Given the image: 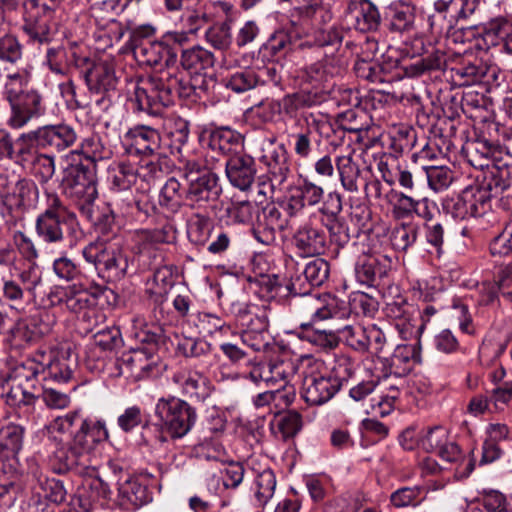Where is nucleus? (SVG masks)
Listing matches in <instances>:
<instances>
[{
    "label": "nucleus",
    "mask_w": 512,
    "mask_h": 512,
    "mask_svg": "<svg viewBox=\"0 0 512 512\" xmlns=\"http://www.w3.org/2000/svg\"><path fill=\"white\" fill-rule=\"evenodd\" d=\"M32 294L21 288L11 279H3L2 297L9 303L11 309L20 310L21 306L28 303Z\"/></svg>",
    "instance_id": "obj_60"
},
{
    "label": "nucleus",
    "mask_w": 512,
    "mask_h": 512,
    "mask_svg": "<svg viewBox=\"0 0 512 512\" xmlns=\"http://www.w3.org/2000/svg\"><path fill=\"white\" fill-rule=\"evenodd\" d=\"M339 71V60L325 52L322 60L302 70L300 91L283 98L285 110L292 112L322 103L327 95L325 83Z\"/></svg>",
    "instance_id": "obj_4"
},
{
    "label": "nucleus",
    "mask_w": 512,
    "mask_h": 512,
    "mask_svg": "<svg viewBox=\"0 0 512 512\" xmlns=\"http://www.w3.org/2000/svg\"><path fill=\"white\" fill-rule=\"evenodd\" d=\"M138 179V168L131 163L121 161L108 169V181L115 191L129 190Z\"/></svg>",
    "instance_id": "obj_41"
},
{
    "label": "nucleus",
    "mask_w": 512,
    "mask_h": 512,
    "mask_svg": "<svg viewBox=\"0 0 512 512\" xmlns=\"http://www.w3.org/2000/svg\"><path fill=\"white\" fill-rule=\"evenodd\" d=\"M214 63V54L200 45L184 49L181 52L180 64L190 75L201 74L211 69Z\"/></svg>",
    "instance_id": "obj_34"
},
{
    "label": "nucleus",
    "mask_w": 512,
    "mask_h": 512,
    "mask_svg": "<svg viewBox=\"0 0 512 512\" xmlns=\"http://www.w3.org/2000/svg\"><path fill=\"white\" fill-rule=\"evenodd\" d=\"M419 226L413 222L401 223L391 232L392 246L398 251H407L418 238Z\"/></svg>",
    "instance_id": "obj_56"
},
{
    "label": "nucleus",
    "mask_w": 512,
    "mask_h": 512,
    "mask_svg": "<svg viewBox=\"0 0 512 512\" xmlns=\"http://www.w3.org/2000/svg\"><path fill=\"white\" fill-rule=\"evenodd\" d=\"M360 10L356 16V29L361 32L376 31L381 24V15L371 0H359Z\"/></svg>",
    "instance_id": "obj_52"
},
{
    "label": "nucleus",
    "mask_w": 512,
    "mask_h": 512,
    "mask_svg": "<svg viewBox=\"0 0 512 512\" xmlns=\"http://www.w3.org/2000/svg\"><path fill=\"white\" fill-rule=\"evenodd\" d=\"M303 375L302 396L310 405H323L331 400L355 373L354 363L347 357H339L328 374H323L324 363L313 357L301 358Z\"/></svg>",
    "instance_id": "obj_3"
},
{
    "label": "nucleus",
    "mask_w": 512,
    "mask_h": 512,
    "mask_svg": "<svg viewBox=\"0 0 512 512\" xmlns=\"http://www.w3.org/2000/svg\"><path fill=\"white\" fill-rule=\"evenodd\" d=\"M341 335L345 343L352 349L362 353L369 350L367 326L347 325L341 330Z\"/></svg>",
    "instance_id": "obj_62"
},
{
    "label": "nucleus",
    "mask_w": 512,
    "mask_h": 512,
    "mask_svg": "<svg viewBox=\"0 0 512 512\" xmlns=\"http://www.w3.org/2000/svg\"><path fill=\"white\" fill-rule=\"evenodd\" d=\"M65 304L68 310L81 315L82 321L90 324L91 319L96 314L94 307L97 304V297L85 289L76 290L73 287L70 289V293L66 295Z\"/></svg>",
    "instance_id": "obj_36"
},
{
    "label": "nucleus",
    "mask_w": 512,
    "mask_h": 512,
    "mask_svg": "<svg viewBox=\"0 0 512 512\" xmlns=\"http://www.w3.org/2000/svg\"><path fill=\"white\" fill-rule=\"evenodd\" d=\"M125 141L130 152L143 156H159L161 152V137L159 132L149 126H136L125 134Z\"/></svg>",
    "instance_id": "obj_21"
},
{
    "label": "nucleus",
    "mask_w": 512,
    "mask_h": 512,
    "mask_svg": "<svg viewBox=\"0 0 512 512\" xmlns=\"http://www.w3.org/2000/svg\"><path fill=\"white\" fill-rule=\"evenodd\" d=\"M232 39V27L229 20L215 23L205 32V40L217 50H227L232 43Z\"/></svg>",
    "instance_id": "obj_54"
},
{
    "label": "nucleus",
    "mask_w": 512,
    "mask_h": 512,
    "mask_svg": "<svg viewBox=\"0 0 512 512\" xmlns=\"http://www.w3.org/2000/svg\"><path fill=\"white\" fill-rule=\"evenodd\" d=\"M242 342L253 351H260L267 345L269 320L265 312L250 317L249 322L243 323Z\"/></svg>",
    "instance_id": "obj_32"
},
{
    "label": "nucleus",
    "mask_w": 512,
    "mask_h": 512,
    "mask_svg": "<svg viewBox=\"0 0 512 512\" xmlns=\"http://www.w3.org/2000/svg\"><path fill=\"white\" fill-rule=\"evenodd\" d=\"M271 74L270 68H245L235 71L225 79V86L236 93H243L264 84Z\"/></svg>",
    "instance_id": "obj_30"
},
{
    "label": "nucleus",
    "mask_w": 512,
    "mask_h": 512,
    "mask_svg": "<svg viewBox=\"0 0 512 512\" xmlns=\"http://www.w3.org/2000/svg\"><path fill=\"white\" fill-rule=\"evenodd\" d=\"M387 362L391 373L398 376L406 375L412 369V364L421 362L420 340L396 345Z\"/></svg>",
    "instance_id": "obj_24"
},
{
    "label": "nucleus",
    "mask_w": 512,
    "mask_h": 512,
    "mask_svg": "<svg viewBox=\"0 0 512 512\" xmlns=\"http://www.w3.org/2000/svg\"><path fill=\"white\" fill-rule=\"evenodd\" d=\"M154 415L161 442H166L168 438H183L197 420L196 410L187 401L175 396L159 398L155 404Z\"/></svg>",
    "instance_id": "obj_6"
},
{
    "label": "nucleus",
    "mask_w": 512,
    "mask_h": 512,
    "mask_svg": "<svg viewBox=\"0 0 512 512\" xmlns=\"http://www.w3.org/2000/svg\"><path fill=\"white\" fill-rule=\"evenodd\" d=\"M30 473L36 482L34 489L36 490V493L39 494V496H42L56 504H60L65 501L67 491L62 481L55 478H48L41 471H39L37 467H31Z\"/></svg>",
    "instance_id": "obj_39"
},
{
    "label": "nucleus",
    "mask_w": 512,
    "mask_h": 512,
    "mask_svg": "<svg viewBox=\"0 0 512 512\" xmlns=\"http://www.w3.org/2000/svg\"><path fill=\"white\" fill-rule=\"evenodd\" d=\"M329 273V263L322 258H316L305 265L300 276L304 285L311 290L312 287L321 286L328 279Z\"/></svg>",
    "instance_id": "obj_50"
},
{
    "label": "nucleus",
    "mask_w": 512,
    "mask_h": 512,
    "mask_svg": "<svg viewBox=\"0 0 512 512\" xmlns=\"http://www.w3.org/2000/svg\"><path fill=\"white\" fill-rule=\"evenodd\" d=\"M75 59V52L62 45L50 47L46 51L45 64L50 71L58 75H66Z\"/></svg>",
    "instance_id": "obj_47"
},
{
    "label": "nucleus",
    "mask_w": 512,
    "mask_h": 512,
    "mask_svg": "<svg viewBox=\"0 0 512 512\" xmlns=\"http://www.w3.org/2000/svg\"><path fill=\"white\" fill-rule=\"evenodd\" d=\"M37 131L42 149L60 152L71 147L77 140L74 128L64 123L41 126Z\"/></svg>",
    "instance_id": "obj_23"
},
{
    "label": "nucleus",
    "mask_w": 512,
    "mask_h": 512,
    "mask_svg": "<svg viewBox=\"0 0 512 512\" xmlns=\"http://www.w3.org/2000/svg\"><path fill=\"white\" fill-rule=\"evenodd\" d=\"M270 366L274 378V386L291 383L298 370L297 362L292 359L276 358L270 360Z\"/></svg>",
    "instance_id": "obj_64"
},
{
    "label": "nucleus",
    "mask_w": 512,
    "mask_h": 512,
    "mask_svg": "<svg viewBox=\"0 0 512 512\" xmlns=\"http://www.w3.org/2000/svg\"><path fill=\"white\" fill-rule=\"evenodd\" d=\"M172 383L184 397L193 402H204L213 391L210 380L201 372L182 368L173 373Z\"/></svg>",
    "instance_id": "obj_16"
},
{
    "label": "nucleus",
    "mask_w": 512,
    "mask_h": 512,
    "mask_svg": "<svg viewBox=\"0 0 512 512\" xmlns=\"http://www.w3.org/2000/svg\"><path fill=\"white\" fill-rule=\"evenodd\" d=\"M85 261L92 264L99 277L107 282L121 280L127 274L130 257L124 240L116 234L112 238H97L82 249Z\"/></svg>",
    "instance_id": "obj_5"
},
{
    "label": "nucleus",
    "mask_w": 512,
    "mask_h": 512,
    "mask_svg": "<svg viewBox=\"0 0 512 512\" xmlns=\"http://www.w3.org/2000/svg\"><path fill=\"white\" fill-rule=\"evenodd\" d=\"M53 428L61 433L69 432L72 439L64 444L53 438L54 450L49 456V466L53 472L64 474L73 471L88 474L92 467V442L88 439L89 422L78 412H69L54 420Z\"/></svg>",
    "instance_id": "obj_2"
},
{
    "label": "nucleus",
    "mask_w": 512,
    "mask_h": 512,
    "mask_svg": "<svg viewBox=\"0 0 512 512\" xmlns=\"http://www.w3.org/2000/svg\"><path fill=\"white\" fill-rule=\"evenodd\" d=\"M437 454L446 462L455 463L463 469H457L461 477H467L471 474L475 467L473 458L466 460L459 446L452 441H447Z\"/></svg>",
    "instance_id": "obj_51"
},
{
    "label": "nucleus",
    "mask_w": 512,
    "mask_h": 512,
    "mask_svg": "<svg viewBox=\"0 0 512 512\" xmlns=\"http://www.w3.org/2000/svg\"><path fill=\"white\" fill-rule=\"evenodd\" d=\"M40 371V366L33 360L15 365L9 374V382H16L19 385H24L35 392L37 388V376Z\"/></svg>",
    "instance_id": "obj_48"
},
{
    "label": "nucleus",
    "mask_w": 512,
    "mask_h": 512,
    "mask_svg": "<svg viewBox=\"0 0 512 512\" xmlns=\"http://www.w3.org/2000/svg\"><path fill=\"white\" fill-rule=\"evenodd\" d=\"M293 244L302 257L318 256L325 252L327 237L324 230L311 222L301 224L293 235Z\"/></svg>",
    "instance_id": "obj_19"
},
{
    "label": "nucleus",
    "mask_w": 512,
    "mask_h": 512,
    "mask_svg": "<svg viewBox=\"0 0 512 512\" xmlns=\"http://www.w3.org/2000/svg\"><path fill=\"white\" fill-rule=\"evenodd\" d=\"M293 40L291 33L286 29H278L268 38L263 50L271 57L285 56L292 50Z\"/></svg>",
    "instance_id": "obj_57"
},
{
    "label": "nucleus",
    "mask_w": 512,
    "mask_h": 512,
    "mask_svg": "<svg viewBox=\"0 0 512 512\" xmlns=\"http://www.w3.org/2000/svg\"><path fill=\"white\" fill-rule=\"evenodd\" d=\"M467 160L476 169H487L503 183L512 176V155L487 139H477L468 145Z\"/></svg>",
    "instance_id": "obj_8"
},
{
    "label": "nucleus",
    "mask_w": 512,
    "mask_h": 512,
    "mask_svg": "<svg viewBox=\"0 0 512 512\" xmlns=\"http://www.w3.org/2000/svg\"><path fill=\"white\" fill-rule=\"evenodd\" d=\"M39 148L41 147L37 129L22 133L15 140L12 161L25 168L41 153Z\"/></svg>",
    "instance_id": "obj_37"
},
{
    "label": "nucleus",
    "mask_w": 512,
    "mask_h": 512,
    "mask_svg": "<svg viewBox=\"0 0 512 512\" xmlns=\"http://www.w3.org/2000/svg\"><path fill=\"white\" fill-rule=\"evenodd\" d=\"M490 184H471L443 203L446 213L456 220H465L486 213L490 208Z\"/></svg>",
    "instance_id": "obj_10"
},
{
    "label": "nucleus",
    "mask_w": 512,
    "mask_h": 512,
    "mask_svg": "<svg viewBox=\"0 0 512 512\" xmlns=\"http://www.w3.org/2000/svg\"><path fill=\"white\" fill-rule=\"evenodd\" d=\"M151 494L145 484L138 478H128L119 483V505L127 510H134L150 502Z\"/></svg>",
    "instance_id": "obj_26"
},
{
    "label": "nucleus",
    "mask_w": 512,
    "mask_h": 512,
    "mask_svg": "<svg viewBox=\"0 0 512 512\" xmlns=\"http://www.w3.org/2000/svg\"><path fill=\"white\" fill-rule=\"evenodd\" d=\"M64 0H23V31L30 40L46 43L51 39V20Z\"/></svg>",
    "instance_id": "obj_9"
},
{
    "label": "nucleus",
    "mask_w": 512,
    "mask_h": 512,
    "mask_svg": "<svg viewBox=\"0 0 512 512\" xmlns=\"http://www.w3.org/2000/svg\"><path fill=\"white\" fill-rule=\"evenodd\" d=\"M277 481L274 472L270 468H265L257 472L254 479V499L258 507L266 506L272 499Z\"/></svg>",
    "instance_id": "obj_44"
},
{
    "label": "nucleus",
    "mask_w": 512,
    "mask_h": 512,
    "mask_svg": "<svg viewBox=\"0 0 512 512\" xmlns=\"http://www.w3.org/2000/svg\"><path fill=\"white\" fill-rule=\"evenodd\" d=\"M49 325L42 322L41 316L19 317L10 326L8 333L18 344H28L36 341L49 331Z\"/></svg>",
    "instance_id": "obj_25"
},
{
    "label": "nucleus",
    "mask_w": 512,
    "mask_h": 512,
    "mask_svg": "<svg viewBox=\"0 0 512 512\" xmlns=\"http://www.w3.org/2000/svg\"><path fill=\"white\" fill-rule=\"evenodd\" d=\"M184 197L180 182L175 178H169L159 194V204L170 212H177L182 206Z\"/></svg>",
    "instance_id": "obj_53"
},
{
    "label": "nucleus",
    "mask_w": 512,
    "mask_h": 512,
    "mask_svg": "<svg viewBox=\"0 0 512 512\" xmlns=\"http://www.w3.org/2000/svg\"><path fill=\"white\" fill-rule=\"evenodd\" d=\"M243 142L242 134L230 127H218L208 132V147L223 155L240 154Z\"/></svg>",
    "instance_id": "obj_27"
},
{
    "label": "nucleus",
    "mask_w": 512,
    "mask_h": 512,
    "mask_svg": "<svg viewBox=\"0 0 512 512\" xmlns=\"http://www.w3.org/2000/svg\"><path fill=\"white\" fill-rule=\"evenodd\" d=\"M84 78L88 89L97 94L109 92L117 84L114 69L103 61L92 63L84 72Z\"/></svg>",
    "instance_id": "obj_28"
},
{
    "label": "nucleus",
    "mask_w": 512,
    "mask_h": 512,
    "mask_svg": "<svg viewBox=\"0 0 512 512\" xmlns=\"http://www.w3.org/2000/svg\"><path fill=\"white\" fill-rule=\"evenodd\" d=\"M296 192L302 200L303 204L308 207H315L319 205L325 196L324 188L321 185L316 184L309 177H302Z\"/></svg>",
    "instance_id": "obj_58"
},
{
    "label": "nucleus",
    "mask_w": 512,
    "mask_h": 512,
    "mask_svg": "<svg viewBox=\"0 0 512 512\" xmlns=\"http://www.w3.org/2000/svg\"><path fill=\"white\" fill-rule=\"evenodd\" d=\"M255 160L247 154L231 155L225 163V173L230 184L241 190H248L256 176Z\"/></svg>",
    "instance_id": "obj_20"
},
{
    "label": "nucleus",
    "mask_w": 512,
    "mask_h": 512,
    "mask_svg": "<svg viewBox=\"0 0 512 512\" xmlns=\"http://www.w3.org/2000/svg\"><path fill=\"white\" fill-rule=\"evenodd\" d=\"M477 8V0H436L435 11L442 16L447 27H453L458 21L469 18Z\"/></svg>",
    "instance_id": "obj_29"
},
{
    "label": "nucleus",
    "mask_w": 512,
    "mask_h": 512,
    "mask_svg": "<svg viewBox=\"0 0 512 512\" xmlns=\"http://www.w3.org/2000/svg\"><path fill=\"white\" fill-rule=\"evenodd\" d=\"M213 230L212 222L208 216L200 213L191 215L187 224L189 240L196 245H205Z\"/></svg>",
    "instance_id": "obj_49"
},
{
    "label": "nucleus",
    "mask_w": 512,
    "mask_h": 512,
    "mask_svg": "<svg viewBox=\"0 0 512 512\" xmlns=\"http://www.w3.org/2000/svg\"><path fill=\"white\" fill-rule=\"evenodd\" d=\"M40 183H47L55 173V160L49 154L40 153L34 161L24 168Z\"/></svg>",
    "instance_id": "obj_59"
},
{
    "label": "nucleus",
    "mask_w": 512,
    "mask_h": 512,
    "mask_svg": "<svg viewBox=\"0 0 512 512\" xmlns=\"http://www.w3.org/2000/svg\"><path fill=\"white\" fill-rule=\"evenodd\" d=\"M287 289L294 296H299L296 305L300 312L310 316V322L326 320L332 317L333 308L329 305L330 297L326 294H312L304 285L301 276L292 278Z\"/></svg>",
    "instance_id": "obj_12"
},
{
    "label": "nucleus",
    "mask_w": 512,
    "mask_h": 512,
    "mask_svg": "<svg viewBox=\"0 0 512 512\" xmlns=\"http://www.w3.org/2000/svg\"><path fill=\"white\" fill-rule=\"evenodd\" d=\"M111 490L106 482L100 478H91L79 489L73 499V505H78L83 511L88 512L93 503L111 498Z\"/></svg>",
    "instance_id": "obj_33"
},
{
    "label": "nucleus",
    "mask_w": 512,
    "mask_h": 512,
    "mask_svg": "<svg viewBox=\"0 0 512 512\" xmlns=\"http://www.w3.org/2000/svg\"><path fill=\"white\" fill-rule=\"evenodd\" d=\"M38 193L36 184L31 180L21 179L9 185L7 178L0 177L1 203L9 212L24 211L33 207Z\"/></svg>",
    "instance_id": "obj_14"
},
{
    "label": "nucleus",
    "mask_w": 512,
    "mask_h": 512,
    "mask_svg": "<svg viewBox=\"0 0 512 512\" xmlns=\"http://www.w3.org/2000/svg\"><path fill=\"white\" fill-rule=\"evenodd\" d=\"M74 219L56 194H47V205L35 221L37 236L45 243L57 244L64 240L63 226L68 220Z\"/></svg>",
    "instance_id": "obj_11"
},
{
    "label": "nucleus",
    "mask_w": 512,
    "mask_h": 512,
    "mask_svg": "<svg viewBox=\"0 0 512 512\" xmlns=\"http://www.w3.org/2000/svg\"><path fill=\"white\" fill-rule=\"evenodd\" d=\"M24 437L25 428L19 424L8 423L0 428V463L14 476L20 473L18 455L23 448Z\"/></svg>",
    "instance_id": "obj_15"
},
{
    "label": "nucleus",
    "mask_w": 512,
    "mask_h": 512,
    "mask_svg": "<svg viewBox=\"0 0 512 512\" xmlns=\"http://www.w3.org/2000/svg\"><path fill=\"white\" fill-rule=\"evenodd\" d=\"M388 196L391 197L389 202L392 205L394 219H405L413 214L417 199L394 189L390 191Z\"/></svg>",
    "instance_id": "obj_63"
},
{
    "label": "nucleus",
    "mask_w": 512,
    "mask_h": 512,
    "mask_svg": "<svg viewBox=\"0 0 512 512\" xmlns=\"http://www.w3.org/2000/svg\"><path fill=\"white\" fill-rule=\"evenodd\" d=\"M390 30L404 33L415 28L416 9L408 2L398 1L390 5Z\"/></svg>",
    "instance_id": "obj_40"
},
{
    "label": "nucleus",
    "mask_w": 512,
    "mask_h": 512,
    "mask_svg": "<svg viewBox=\"0 0 512 512\" xmlns=\"http://www.w3.org/2000/svg\"><path fill=\"white\" fill-rule=\"evenodd\" d=\"M132 50L140 64L156 66L163 62L165 65V68L141 80L134 91L137 110L158 115L173 103L174 94H180L185 89L183 72L176 66L177 52L173 47H168L163 38L140 40L132 46Z\"/></svg>",
    "instance_id": "obj_1"
},
{
    "label": "nucleus",
    "mask_w": 512,
    "mask_h": 512,
    "mask_svg": "<svg viewBox=\"0 0 512 512\" xmlns=\"http://www.w3.org/2000/svg\"><path fill=\"white\" fill-rule=\"evenodd\" d=\"M390 264L386 256L362 254L355 264V277L360 284L373 286L387 275Z\"/></svg>",
    "instance_id": "obj_22"
},
{
    "label": "nucleus",
    "mask_w": 512,
    "mask_h": 512,
    "mask_svg": "<svg viewBox=\"0 0 512 512\" xmlns=\"http://www.w3.org/2000/svg\"><path fill=\"white\" fill-rule=\"evenodd\" d=\"M266 165L272 187H280L290 172L286 149L283 146L275 148L266 156Z\"/></svg>",
    "instance_id": "obj_42"
},
{
    "label": "nucleus",
    "mask_w": 512,
    "mask_h": 512,
    "mask_svg": "<svg viewBox=\"0 0 512 512\" xmlns=\"http://www.w3.org/2000/svg\"><path fill=\"white\" fill-rule=\"evenodd\" d=\"M181 11L178 24L181 29L187 30L188 33L195 35L209 21L204 5L189 3Z\"/></svg>",
    "instance_id": "obj_46"
},
{
    "label": "nucleus",
    "mask_w": 512,
    "mask_h": 512,
    "mask_svg": "<svg viewBox=\"0 0 512 512\" xmlns=\"http://www.w3.org/2000/svg\"><path fill=\"white\" fill-rule=\"evenodd\" d=\"M187 183L184 200L191 208H204L219 197L220 189L213 173H204L202 177L192 178Z\"/></svg>",
    "instance_id": "obj_17"
},
{
    "label": "nucleus",
    "mask_w": 512,
    "mask_h": 512,
    "mask_svg": "<svg viewBox=\"0 0 512 512\" xmlns=\"http://www.w3.org/2000/svg\"><path fill=\"white\" fill-rule=\"evenodd\" d=\"M295 334L320 349H332L338 345L337 334L333 330L317 327L316 322L302 323Z\"/></svg>",
    "instance_id": "obj_38"
},
{
    "label": "nucleus",
    "mask_w": 512,
    "mask_h": 512,
    "mask_svg": "<svg viewBox=\"0 0 512 512\" xmlns=\"http://www.w3.org/2000/svg\"><path fill=\"white\" fill-rule=\"evenodd\" d=\"M335 164L343 189L350 193H357L359 191L358 180L361 170L358 161L355 159V153L351 151L348 154L337 156Z\"/></svg>",
    "instance_id": "obj_35"
},
{
    "label": "nucleus",
    "mask_w": 512,
    "mask_h": 512,
    "mask_svg": "<svg viewBox=\"0 0 512 512\" xmlns=\"http://www.w3.org/2000/svg\"><path fill=\"white\" fill-rule=\"evenodd\" d=\"M512 29V24L505 18L491 20L483 29V41L487 48L503 45Z\"/></svg>",
    "instance_id": "obj_55"
},
{
    "label": "nucleus",
    "mask_w": 512,
    "mask_h": 512,
    "mask_svg": "<svg viewBox=\"0 0 512 512\" xmlns=\"http://www.w3.org/2000/svg\"><path fill=\"white\" fill-rule=\"evenodd\" d=\"M65 191L81 214L92 219L98 197L96 164L79 163L72 166L66 178Z\"/></svg>",
    "instance_id": "obj_7"
},
{
    "label": "nucleus",
    "mask_w": 512,
    "mask_h": 512,
    "mask_svg": "<svg viewBox=\"0 0 512 512\" xmlns=\"http://www.w3.org/2000/svg\"><path fill=\"white\" fill-rule=\"evenodd\" d=\"M426 497L423 486H404L393 491L389 496L390 505L395 509L419 506Z\"/></svg>",
    "instance_id": "obj_45"
},
{
    "label": "nucleus",
    "mask_w": 512,
    "mask_h": 512,
    "mask_svg": "<svg viewBox=\"0 0 512 512\" xmlns=\"http://www.w3.org/2000/svg\"><path fill=\"white\" fill-rule=\"evenodd\" d=\"M174 238L171 228H159L154 230H140L135 235V252L140 256L156 258V246L169 243Z\"/></svg>",
    "instance_id": "obj_31"
},
{
    "label": "nucleus",
    "mask_w": 512,
    "mask_h": 512,
    "mask_svg": "<svg viewBox=\"0 0 512 512\" xmlns=\"http://www.w3.org/2000/svg\"><path fill=\"white\" fill-rule=\"evenodd\" d=\"M253 210L251 202L236 201L225 208L223 217L227 224H247L253 218Z\"/></svg>",
    "instance_id": "obj_61"
},
{
    "label": "nucleus",
    "mask_w": 512,
    "mask_h": 512,
    "mask_svg": "<svg viewBox=\"0 0 512 512\" xmlns=\"http://www.w3.org/2000/svg\"><path fill=\"white\" fill-rule=\"evenodd\" d=\"M117 367L119 375L139 381L151 375L155 369V360L146 348H138L124 353L118 359Z\"/></svg>",
    "instance_id": "obj_18"
},
{
    "label": "nucleus",
    "mask_w": 512,
    "mask_h": 512,
    "mask_svg": "<svg viewBox=\"0 0 512 512\" xmlns=\"http://www.w3.org/2000/svg\"><path fill=\"white\" fill-rule=\"evenodd\" d=\"M327 127H329V123L325 120H318L313 116L311 121L307 120L306 129L292 135L295 154L300 158H308L312 152L313 132L317 131L322 134V130Z\"/></svg>",
    "instance_id": "obj_43"
},
{
    "label": "nucleus",
    "mask_w": 512,
    "mask_h": 512,
    "mask_svg": "<svg viewBox=\"0 0 512 512\" xmlns=\"http://www.w3.org/2000/svg\"><path fill=\"white\" fill-rule=\"evenodd\" d=\"M10 106L8 125L14 129L26 126L31 120L37 119L45 114V105L41 94L30 89L18 96L7 100Z\"/></svg>",
    "instance_id": "obj_13"
}]
</instances>
